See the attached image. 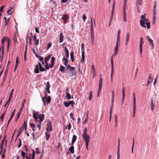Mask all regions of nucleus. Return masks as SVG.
<instances>
[{"mask_svg":"<svg viewBox=\"0 0 159 159\" xmlns=\"http://www.w3.org/2000/svg\"><path fill=\"white\" fill-rule=\"evenodd\" d=\"M148 81H150V82H151L152 81V74L151 73L150 74H149Z\"/></svg>","mask_w":159,"mask_h":159,"instance_id":"obj_39","label":"nucleus"},{"mask_svg":"<svg viewBox=\"0 0 159 159\" xmlns=\"http://www.w3.org/2000/svg\"><path fill=\"white\" fill-rule=\"evenodd\" d=\"M95 67L94 65L93 64H92V72L93 73H94V72H96V70L95 69Z\"/></svg>","mask_w":159,"mask_h":159,"instance_id":"obj_52","label":"nucleus"},{"mask_svg":"<svg viewBox=\"0 0 159 159\" xmlns=\"http://www.w3.org/2000/svg\"><path fill=\"white\" fill-rule=\"evenodd\" d=\"M143 44H139V49H140V56L141 57H142V47H143Z\"/></svg>","mask_w":159,"mask_h":159,"instance_id":"obj_27","label":"nucleus"},{"mask_svg":"<svg viewBox=\"0 0 159 159\" xmlns=\"http://www.w3.org/2000/svg\"><path fill=\"white\" fill-rule=\"evenodd\" d=\"M70 152L72 153L73 154L74 152V147L73 145H72L69 148V149Z\"/></svg>","mask_w":159,"mask_h":159,"instance_id":"obj_17","label":"nucleus"},{"mask_svg":"<svg viewBox=\"0 0 159 159\" xmlns=\"http://www.w3.org/2000/svg\"><path fill=\"white\" fill-rule=\"evenodd\" d=\"M61 17V19L63 20L64 23L66 24L67 23V20L69 19V17L67 14H63Z\"/></svg>","mask_w":159,"mask_h":159,"instance_id":"obj_7","label":"nucleus"},{"mask_svg":"<svg viewBox=\"0 0 159 159\" xmlns=\"http://www.w3.org/2000/svg\"><path fill=\"white\" fill-rule=\"evenodd\" d=\"M77 139V137L75 135H73L72 138V140L71 141L72 145H73L74 143L75 142Z\"/></svg>","mask_w":159,"mask_h":159,"instance_id":"obj_18","label":"nucleus"},{"mask_svg":"<svg viewBox=\"0 0 159 159\" xmlns=\"http://www.w3.org/2000/svg\"><path fill=\"white\" fill-rule=\"evenodd\" d=\"M9 105V103H8V102H6L5 104L4 105V107H6L7 109Z\"/></svg>","mask_w":159,"mask_h":159,"instance_id":"obj_58","label":"nucleus"},{"mask_svg":"<svg viewBox=\"0 0 159 159\" xmlns=\"http://www.w3.org/2000/svg\"><path fill=\"white\" fill-rule=\"evenodd\" d=\"M9 20H10L9 18H8V19L7 20H6V21H5V26H6L8 25V22L9 21Z\"/></svg>","mask_w":159,"mask_h":159,"instance_id":"obj_60","label":"nucleus"},{"mask_svg":"<svg viewBox=\"0 0 159 159\" xmlns=\"http://www.w3.org/2000/svg\"><path fill=\"white\" fill-rule=\"evenodd\" d=\"M84 58L85 56L84 55V52L83 51L82 53L81 58L80 60L81 63H83L84 62Z\"/></svg>","mask_w":159,"mask_h":159,"instance_id":"obj_16","label":"nucleus"},{"mask_svg":"<svg viewBox=\"0 0 159 159\" xmlns=\"http://www.w3.org/2000/svg\"><path fill=\"white\" fill-rule=\"evenodd\" d=\"M123 21L125 22H126L127 21L126 20V13L123 14Z\"/></svg>","mask_w":159,"mask_h":159,"instance_id":"obj_41","label":"nucleus"},{"mask_svg":"<svg viewBox=\"0 0 159 159\" xmlns=\"http://www.w3.org/2000/svg\"><path fill=\"white\" fill-rule=\"evenodd\" d=\"M33 117L36 122L38 121V117L39 115V112L38 111L35 112L34 110H33Z\"/></svg>","mask_w":159,"mask_h":159,"instance_id":"obj_5","label":"nucleus"},{"mask_svg":"<svg viewBox=\"0 0 159 159\" xmlns=\"http://www.w3.org/2000/svg\"><path fill=\"white\" fill-rule=\"evenodd\" d=\"M70 58L71 60V61L73 62L74 61V52L72 51L70 53Z\"/></svg>","mask_w":159,"mask_h":159,"instance_id":"obj_24","label":"nucleus"},{"mask_svg":"<svg viewBox=\"0 0 159 159\" xmlns=\"http://www.w3.org/2000/svg\"><path fill=\"white\" fill-rule=\"evenodd\" d=\"M15 111H16V109H14V110L13 111L11 112V117H10L11 119H12V118L13 117V116L14 115L15 113Z\"/></svg>","mask_w":159,"mask_h":159,"instance_id":"obj_49","label":"nucleus"},{"mask_svg":"<svg viewBox=\"0 0 159 159\" xmlns=\"http://www.w3.org/2000/svg\"><path fill=\"white\" fill-rule=\"evenodd\" d=\"M143 0H137L136 2V6L137 7L138 11L139 12L138 5H141L142 4Z\"/></svg>","mask_w":159,"mask_h":159,"instance_id":"obj_15","label":"nucleus"},{"mask_svg":"<svg viewBox=\"0 0 159 159\" xmlns=\"http://www.w3.org/2000/svg\"><path fill=\"white\" fill-rule=\"evenodd\" d=\"M7 110V109H6L5 110V111L3 113L1 116H0V119H2V120L4 119V117L5 115V113L6 111Z\"/></svg>","mask_w":159,"mask_h":159,"instance_id":"obj_40","label":"nucleus"},{"mask_svg":"<svg viewBox=\"0 0 159 159\" xmlns=\"http://www.w3.org/2000/svg\"><path fill=\"white\" fill-rule=\"evenodd\" d=\"M45 135L46 136V140H48V139H49L50 135L49 134H48L47 132H45Z\"/></svg>","mask_w":159,"mask_h":159,"instance_id":"obj_32","label":"nucleus"},{"mask_svg":"<svg viewBox=\"0 0 159 159\" xmlns=\"http://www.w3.org/2000/svg\"><path fill=\"white\" fill-rule=\"evenodd\" d=\"M133 111H136V99L135 97L134 93H133Z\"/></svg>","mask_w":159,"mask_h":159,"instance_id":"obj_11","label":"nucleus"},{"mask_svg":"<svg viewBox=\"0 0 159 159\" xmlns=\"http://www.w3.org/2000/svg\"><path fill=\"white\" fill-rule=\"evenodd\" d=\"M51 100V97L50 96H48L47 98H44V100H43V101L44 102V105H45V102L46 101L48 103H49L50 102Z\"/></svg>","mask_w":159,"mask_h":159,"instance_id":"obj_10","label":"nucleus"},{"mask_svg":"<svg viewBox=\"0 0 159 159\" xmlns=\"http://www.w3.org/2000/svg\"><path fill=\"white\" fill-rule=\"evenodd\" d=\"M20 114H21V113L20 112L18 111V112L17 114V116L16 119L15 121H17V120L20 117Z\"/></svg>","mask_w":159,"mask_h":159,"instance_id":"obj_38","label":"nucleus"},{"mask_svg":"<svg viewBox=\"0 0 159 159\" xmlns=\"http://www.w3.org/2000/svg\"><path fill=\"white\" fill-rule=\"evenodd\" d=\"M66 97L67 98L68 100L70 99L71 98V96L69 93L66 92Z\"/></svg>","mask_w":159,"mask_h":159,"instance_id":"obj_22","label":"nucleus"},{"mask_svg":"<svg viewBox=\"0 0 159 159\" xmlns=\"http://www.w3.org/2000/svg\"><path fill=\"white\" fill-rule=\"evenodd\" d=\"M141 20H143L144 19H145V16L144 15H142L141 16V17H140Z\"/></svg>","mask_w":159,"mask_h":159,"instance_id":"obj_64","label":"nucleus"},{"mask_svg":"<svg viewBox=\"0 0 159 159\" xmlns=\"http://www.w3.org/2000/svg\"><path fill=\"white\" fill-rule=\"evenodd\" d=\"M24 127L23 126H21L20 128L18 130L17 133H19L20 134H21L22 133V132H23V131L24 130Z\"/></svg>","mask_w":159,"mask_h":159,"instance_id":"obj_29","label":"nucleus"},{"mask_svg":"<svg viewBox=\"0 0 159 159\" xmlns=\"http://www.w3.org/2000/svg\"><path fill=\"white\" fill-rule=\"evenodd\" d=\"M34 41H35V42L34 43L36 45H37L39 44V39H36Z\"/></svg>","mask_w":159,"mask_h":159,"instance_id":"obj_56","label":"nucleus"},{"mask_svg":"<svg viewBox=\"0 0 159 159\" xmlns=\"http://www.w3.org/2000/svg\"><path fill=\"white\" fill-rule=\"evenodd\" d=\"M115 6V2H113V3L112 10H113V11H114Z\"/></svg>","mask_w":159,"mask_h":159,"instance_id":"obj_61","label":"nucleus"},{"mask_svg":"<svg viewBox=\"0 0 159 159\" xmlns=\"http://www.w3.org/2000/svg\"><path fill=\"white\" fill-rule=\"evenodd\" d=\"M76 72L75 71H70V76H72L73 75H76Z\"/></svg>","mask_w":159,"mask_h":159,"instance_id":"obj_34","label":"nucleus"},{"mask_svg":"<svg viewBox=\"0 0 159 159\" xmlns=\"http://www.w3.org/2000/svg\"><path fill=\"white\" fill-rule=\"evenodd\" d=\"M19 143L18 146H17V147L19 148H20V147L21 145V144H22V143H21V140L20 139H19Z\"/></svg>","mask_w":159,"mask_h":159,"instance_id":"obj_51","label":"nucleus"},{"mask_svg":"<svg viewBox=\"0 0 159 159\" xmlns=\"http://www.w3.org/2000/svg\"><path fill=\"white\" fill-rule=\"evenodd\" d=\"M32 51H33V53L35 55V56L37 57H38V56L39 55H38L37 54V53H36L35 51V50L34 49H32Z\"/></svg>","mask_w":159,"mask_h":159,"instance_id":"obj_55","label":"nucleus"},{"mask_svg":"<svg viewBox=\"0 0 159 159\" xmlns=\"http://www.w3.org/2000/svg\"><path fill=\"white\" fill-rule=\"evenodd\" d=\"M34 72L36 74L38 73H39L38 65L37 64L35 66V67L34 69Z\"/></svg>","mask_w":159,"mask_h":159,"instance_id":"obj_21","label":"nucleus"},{"mask_svg":"<svg viewBox=\"0 0 159 159\" xmlns=\"http://www.w3.org/2000/svg\"><path fill=\"white\" fill-rule=\"evenodd\" d=\"M18 57H17L16 58V66H15V69L14 70V71H15V70H16L17 67L18 65V64L19 63V62H18Z\"/></svg>","mask_w":159,"mask_h":159,"instance_id":"obj_45","label":"nucleus"},{"mask_svg":"<svg viewBox=\"0 0 159 159\" xmlns=\"http://www.w3.org/2000/svg\"><path fill=\"white\" fill-rule=\"evenodd\" d=\"M27 125V123L26 122V121H25L21 126H23L24 128V127H25V130H26Z\"/></svg>","mask_w":159,"mask_h":159,"instance_id":"obj_42","label":"nucleus"},{"mask_svg":"<svg viewBox=\"0 0 159 159\" xmlns=\"http://www.w3.org/2000/svg\"><path fill=\"white\" fill-rule=\"evenodd\" d=\"M38 121L39 122V124H37V127L39 128V130L41 129V124L42 122H40V121H39L38 120Z\"/></svg>","mask_w":159,"mask_h":159,"instance_id":"obj_43","label":"nucleus"},{"mask_svg":"<svg viewBox=\"0 0 159 159\" xmlns=\"http://www.w3.org/2000/svg\"><path fill=\"white\" fill-rule=\"evenodd\" d=\"M129 32H127L126 34V41L127 43H128L129 40Z\"/></svg>","mask_w":159,"mask_h":159,"instance_id":"obj_31","label":"nucleus"},{"mask_svg":"<svg viewBox=\"0 0 159 159\" xmlns=\"http://www.w3.org/2000/svg\"><path fill=\"white\" fill-rule=\"evenodd\" d=\"M120 39L119 38H117L116 43V46L117 47H120Z\"/></svg>","mask_w":159,"mask_h":159,"instance_id":"obj_26","label":"nucleus"},{"mask_svg":"<svg viewBox=\"0 0 159 159\" xmlns=\"http://www.w3.org/2000/svg\"><path fill=\"white\" fill-rule=\"evenodd\" d=\"M37 58L39 59V60L40 61H42L43 60V57L41 56H39Z\"/></svg>","mask_w":159,"mask_h":159,"instance_id":"obj_48","label":"nucleus"},{"mask_svg":"<svg viewBox=\"0 0 159 159\" xmlns=\"http://www.w3.org/2000/svg\"><path fill=\"white\" fill-rule=\"evenodd\" d=\"M155 105L153 102V100L152 99L151 101V107L152 111H153Z\"/></svg>","mask_w":159,"mask_h":159,"instance_id":"obj_30","label":"nucleus"},{"mask_svg":"<svg viewBox=\"0 0 159 159\" xmlns=\"http://www.w3.org/2000/svg\"><path fill=\"white\" fill-rule=\"evenodd\" d=\"M125 88L124 87L122 88V98H125Z\"/></svg>","mask_w":159,"mask_h":159,"instance_id":"obj_23","label":"nucleus"},{"mask_svg":"<svg viewBox=\"0 0 159 159\" xmlns=\"http://www.w3.org/2000/svg\"><path fill=\"white\" fill-rule=\"evenodd\" d=\"M87 129L85 127L84 131V133L83 134H87Z\"/></svg>","mask_w":159,"mask_h":159,"instance_id":"obj_59","label":"nucleus"},{"mask_svg":"<svg viewBox=\"0 0 159 159\" xmlns=\"http://www.w3.org/2000/svg\"><path fill=\"white\" fill-rule=\"evenodd\" d=\"M44 94H45L44 97H43L42 98V101H43V100H44V98H47V97H47V92H45L44 93Z\"/></svg>","mask_w":159,"mask_h":159,"instance_id":"obj_53","label":"nucleus"},{"mask_svg":"<svg viewBox=\"0 0 159 159\" xmlns=\"http://www.w3.org/2000/svg\"><path fill=\"white\" fill-rule=\"evenodd\" d=\"M47 126V127L46 128V130L47 131H51L52 130V124L50 121H48Z\"/></svg>","mask_w":159,"mask_h":159,"instance_id":"obj_3","label":"nucleus"},{"mask_svg":"<svg viewBox=\"0 0 159 159\" xmlns=\"http://www.w3.org/2000/svg\"><path fill=\"white\" fill-rule=\"evenodd\" d=\"M65 69V68L64 66H61L60 67L59 70L60 71L62 72H64Z\"/></svg>","mask_w":159,"mask_h":159,"instance_id":"obj_25","label":"nucleus"},{"mask_svg":"<svg viewBox=\"0 0 159 159\" xmlns=\"http://www.w3.org/2000/svg\"><path fill=\"white\" fill-rule=\"evenodd\" d=\"M111 81L112 82L113 77L114 73V64L112 56L111 57Z\"/></svg>","mask_w":159,"mask_h":159,"instance_id":"obj_2","label":"nucleus"},{"mask_svg":"<svg viewBox=\"0 0 159 159\" xmlns=\"http://www.w3.org/2000/svg\"><path fill=\"white\" fill-rule=\"evenodd\" d=\"M64 36L63 35L62 33L61 32L60 34V39L59 42L60 43H61L63 41Z\"/></svg>","mask_w":159,"mask_h":159,"instance_id":"obj_14","label":"nucleus"},{"mask_svg":"<svg viewBox=\"0 0 159 159\" xmlns=\"http://www.w3.org/2000/svg\"><path fill=\"white\" fill-rule=\"evenodd\" d=\"M39 68L41 71H44L45 70V69L43 67L42 65L39 67Z\"/></svg>","mask_w":159,"mask_h":159,"instance_id":"obj_46","label":"nucleus"},{"mask_svg":"<svg viewBox=\"0 0 159 159\" xmlns=\"http://www.w3.org/2000/svg\"><path fill=\"white\" fill-rule=\"evenodd\" d=\"M50 88V84L49 83V81H48L46 85V87L45 88V89L46 90L47 89H49Z\"/></svg>","mask_w":159,"mask_h":159,"instance_id":"obj_37","label":"nucleus"},{"mask_svg":"<svg viewBox=\"0 0 159 159\" xmlns=\"http://www.w3.org/2000/svg\"><path fill=\"white\" fill-rule=\"evenodd\" d=\"M120 29L119 30L118 32H117V38H120Z\"/></svg>","mask_w":159,"mask_h":159,"instance_id":"obj_62","label":"nucleus"},{"mask_svg":"<svg viewBox=\"0 0 159 159\" xmlns=\"http://www.w3.org/2000/svg\"><path fill=\"white\" fill-rule=\"evenodd\" d=\"M146 39L148 40L150 45L151 46V49H153L154 47V44L153 43V40L150 38L148 36L146 37Z\"/></svg>","mask_w":159,"mask_h":159,"instance_id":"obj_6","label":"nucleus"},{"mask_svg":"<svg viewBox=\"0 0 159 159\" xmlns=\"http://www.w3.org/2000/svg\"><path fill=\"white\" fill-rule=\"evenodd\" d=\"M21 156L23 157L22 159H25V157H26V156H27L26 155V153L24 152L23 151H22L21 152Z\"/></svg>","mask_w":159,"mask_h":159,"instance_id":"obj_28","label":"nucleus"},{"mask_svg":"<svg viewBox=\"0 0 159 159\" xmlns=\"http://www.w3.org/2000/svg\"><path fill=\"white\" fill-rule=\"evenodd\" d=\"M51 57V55H49L47 57H45V58L44 61L45 63H48V62L50 59Z\"/></svg>","mask_w":159,"mask_h":159,"instance_id":"obj_19","label":"nucleus"},{"mask_svg":"<svg viewBox=\"0 0 159 159\" xmlns=\"http://www.w3.org/2000/svg\"><path fill=\"white\" fill-rule=\"evenodd\" d=\"M55 59V58L54 57H52L51 59V62L54 63Z\"/></svg>","mask_w":159,"mask_h":159,"instance_id":"obj_63","label":"nucleus"},{"mask_svg":"<svg viewBox=\"0 0 159 159\" xmlns=\"http://www.w3.org/2000/svg\"><path fill=\"white\" fill-rule=\"evenodd\" d=\"M82 137L85 142L86 148L88 150L89 142L90 140L89 136L88 134H83Z\"/></svg>","mask_w":159,"mask_h":159,"instance_id":"obj_1","label":"nucleus"},{"mask_svg":"<svg viewBox=\"0 0 159 159\" xmlns=\"http://www.w3.org/2000/svg\"><path fill=\"white\" fill-rule=\"evenodd\" d=\"M90 37L91 39H94V33L93 29V26L92 22V19L91 18V34Z\"/></svg>","mask_w":159,"mask_h":159,"instance_id":"obj_4","label":"nucleus"},{"mask_svg":"<svg viewBox=\"0 0 159 159\" xmlns=\"http://www.w3.org/2000/svg\"><path fill=\"white\" fill-rule=\"evenodd\" d=\"M145 24L147 26V28L148 29H149L150 28V23L149 22H146L145 23Z\"/></svg>","mask_w":159,"mask_h":159,"instance_id":"obj_44","label":"nucleus"},{"mask_svg":"<svg viewBox=\"0 0 159 159\" xmlns=\"http://www.w3.org/2000/svg\"><path fill=\"white\" fill-rule=\"evenodd\" d=\"M102 84H99L98 91H100L102 89Z\"/></svg>","mask_w":159,"mask_h":159,"instance_id":"obj_54","label":"nucleus"},{"mask_svg":"<svg viewBox=\"0 0 159 159\" xmlns=\"http://www.w3.org/2000/svg\"><path fill=\"white\" fill-rule=\"evenodd\" d=\"M119 47H117V46H116L114 49V54L112 56L113 57V55L114 57H115L119 51V49L118 48Z\"/></svg>","mask_w":159,"mask_h":159,"instance_id":"obj_13","label":"nucleus"},{"mask_svg":"<svg viewBox=\"0 0 159 159\" xmlns=\"http://www.w3.org/2000/svg\"><path fill=\"white\" fill-rule=\"evenodd\" d=\"M6 137V136L4 137V139L2 140V143L1 144L0 149L2 151H3V145L4 144V142L5 141V140Z\"/></svg>","mask_w":159,"mask_h":159,"instance_id":"obj_20","label":"nucleus"},{"mask_svg":"<svg viewBox=\"0 0 159 159\" xmlns=\"http://www.w3.org/2000/svg\"><path fill=\"white\" fill-rule=\"evenodd\" d=\"M75 69V68L74 67L71 66V67L69 68L68 70H69L70 71H74Z\"/></svg>","mask_w":159,"mask_h":159,"instance_id":"obj_57","label":"nucleus"},{"mask_svg":"<svg viewBox=\"0 0 159 159\" xmlns=\"http://www.w3.org/2000/svg\"><path fill=\"white\" fill-rule=\"evenodd\" d=\"M71 124L70 123H69V124L68 125H67L66 126V129H67V127L68 128V129L69 130H70L71 128Z\"/></svg>","mask_w":159,"mask_h":159,"instance_id":"obj_47","label":"nucleus"},{"mask_svg":"<svg viewBox=\"0 0 159 159\" xmlns=\"http://www.w3.org/2000/svg\"><path fill=\"white\" fill-rule=\"evenodd\" d=\"M4 54V47L2 46L0 49V61H2L3 57V55Z\"/></svg>","mask_w":159,"mask_h":159,"instance_id":"obj_8","label":"nucleus"},{"mask_svg":"<svg viewBox=\"0 0 159 159\" xmlns=\"http://www.w3.org/2000/svg\"><path fill=\"white\" fill-rule=\"evenodd\" d=\"M64 105L66 107H68L70 105L69 103L67 102H64L63 103Z\"/></svg>","mask_w":159,"mask_h":159,"instance_id":"obj_35","label":"nucleus"},{"mask_svg":"<svg viewBox=\"0 0 159 159\" xmlns=\"http://www.w3.org/2000/svg\"><path fill=\"white\" fill-rule=\"evenodd\" d=\"M148 19H144L143 20H141L140 21V25L142 27H143L145 28H146V27L145 25V23H146V22H148Z\"/></svg>","mask_w":159,"mask_h":159,"instance_id":"obj_9","label":"nucleus"},{"mask_svg":"<svg viewBox=\"0 0 159 159\" xmlns=\"http://www.w3.org/2000/svg\"><path fill=\"white\" fill-rule=\"evenodd\" d=\"M93 97L92 91V90H91L90 91L89 95V100H91L92 99Z\"/></svg>","mask_w":159,"mask_h":159,"instance_id":"obj_33","label":"nucleus"},{"mask_svg":"<svg viewBox=\"0 0 159 159\" xmlns=\"http://www.w3.org/2000/svg\"><path fill=\"white\" fill-rule=\"evenodd\" d=\"M65 52V55L67 58H68L69 57V51L68 50L66 51Z\"/></svg>","mask_w":159,"mask_h":159,"instance_id":"obj_50","label":"nucleus"},{"mask_svg":"<svg viewBox=\"0 0 159 159\" xmlns=\"http://www.w3.org/2000/svg\"><path fill=\"white\" fill-rule=\"evenodd\" d=\"M69 105H71V107H73L75 104V102L73 101H70L68 102Z\"/></svg>","mask_w":159,"mask_h":159,"instance_id":"obj_36","label":"nucleus"},{"mask_svg":"<svg viewBox=\"0 0 159 159\" xmlns=\"http://www.w3.org/2000/svg\"><path fill=\"white\" fill-rule=\"evenodd\" d=\"M38 118L39 119V120L38 121L40 122H42L44 119V115L43 114H40Z\"/></svg>","mask_w":159,"mask_h":159,"instance_id":"obj_12","label":"nucleus"}]
</instances>
